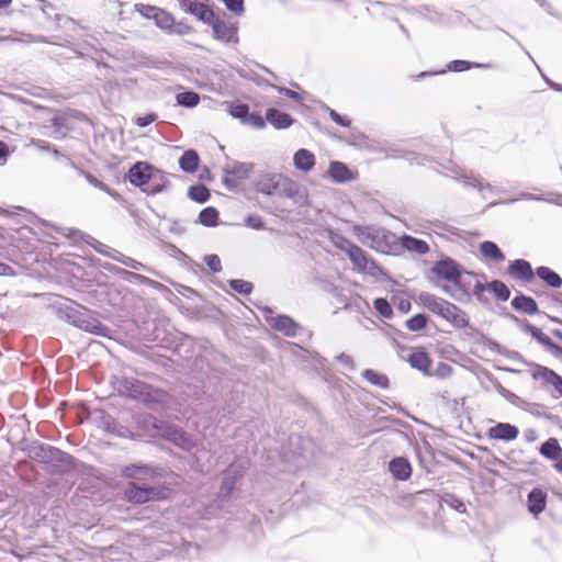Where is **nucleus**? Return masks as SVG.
Here are the masks:
<instances>
[{
  "label": "nucleus",
  "instance_id": "4d7b16f0",
  "mask_svg": "<svg viewBox=\"0 0 562 562\" xmlns=\"http://www.w3.org/2000/svg\"><path fill=\"white\" fill-rule=\"evenodd\" d=\"M246 225L254 229L265 228V222L262 217L258 214L248 215L246 217Z\"/></svg>",
  "mask_w": 562,
  "mask_h": 562
},
{
  "label": "nucleus",
  "instance_id": "c85d7f7f",
  "mask_svg": "<svg viewBox=\"0 0 562 562\" xmlns=\"http://www.w3.org/2000/svg\"><path fill=\"white\" fill-rule=\"evenodd\" d=\"M199 155L195 150L189 149L183 153L179 159V167L187 173H193L199 166Z\"/></svg>",
  "mask_w": 562,
  "mask_h": 562
},
{
  "label": "nucleus",
  "instance_id": "603ef678",
  "mask_svg": "<svg viewBox=\"0 0 562 562\" xmlns=\"http://www.w3.org/2000/svg\"><path fill=\"white\" fill-rule=\"evenodd\" d=\"M266 121L259 113H249L244 124L255 128H263Z\"/></svg>",
  "mask_w": 562,
  "mask_h": 562
},
{
  "label": "nucleus",
  "instance_id": "09e8293b",
  "mask_svg": "<svg viewBox=\"0 0 562 562\" xmlns=\"http://www.w3.org/2000/svg\"><path fill=\"white\" fill-rule=\"evenodd\" d=\"M229 286L234 291L245 295L249 294L252 291V284L241 279L229 280Z\"/></svg>",
  "mask_w": 562,
  "mask_h": 562
},
{
  "label": "nucleus",
  "instance_id": "de8ad7c7",
  "mask_svg": "<svg viewBox=\"0 0 562 562\" xmlns=\"http://www.w3.org/2000/svg\"><path fill=\"white\" fill-rule=\"evenodd\" d=\"M375 311L384 318H390L393 314L391 304L386 299L379 297L373 301Z\"/></svg>",
  "mask_w": 562,
  "mask_h": 562
},
{
  "label": "nucleus",
  "instance_id": "6e6552de",
  "mask_svg": "<svg viewBox=\"0 0 562 562\" xmlns=\"http://www.w3.org/2000/svg\"><path fill=\"white\" fill-rule=\"evenodd\" d=\"M267 324L277 331L288 337H295L300 325L288 315H273L270 307L262 310Z\"/></svg>",
  "mask_w": 562,
  "mask_h": 562
},
{
  "label": "nucleus",
  "instance_id": "5701e85b",
  "mask_svg": "<svg viewBox=\"0 0 562 562\" xmlns=\"http://www.w3.org/2000/svg\"><path fill=\"white\" fill-rule=\"evenodd\" d=\"M293 164L296 169L308 172L315 165V156L310 150L301 148L294 154Z\"/></svg>",
  "mask_w": 562,
  "mask_h": 562
},
{
  "label": "nucleus",
  "instance_id": "cd10ccee",
  "mask_svg": "<svg viewBox=\"0 0 562 562\" xmlns=\"http://www.w3.org/2000/svg\"><path fill=\"white\" fill-rule=\"evenodd\" d=\"M328 173L336 182H346L352 179V173L349 168L340 161H331L329 164Z\"/></svg>",
  "mask_w": 562,
  "mask_h": 562
},
{
  "label": "nucleus",
  "instance_id": "c756f323",
  "mask_svg": "<svg viewBox=\"0 0 562 562\" xmlns=\"http://www.w3.org/2000/svg\"><path fill=\"white\" fill-rule=\"evenodd\" d=\"M408 362L412 368L417 369L424 373H428L430 367V359L426 351L417 350L409 355Z\"/></svg>",
  "mask_w": 562,
  "mask_h": 562
},
{
  "label": "nucleus",
  "instance_id": "bb28decb",
  "mask_svg": "<svg viewBox=\"0 0 562 562\" xmlns=\"http://www.w3.org/2000/svg\"><path fill=\"white\" fill-rule=\"evenodd\" d=\"M389 469L397 480H407L412 474V467L407 459H392Z\"/></svg>",
  "mask_w": 562,
  "mask_h": 562
},
{
  "label": "nucleus",
  "instance_id": "c9c22d12",
  "mask_svg": "<svg viewBox=\"0 0 562 562\" xmlns=\"http://www.w3.org/2000/svg\"><path fill=\"white\" fill-rule=\"evenodd\" d=\"M561 451L560 443L555 438H549L539 448V452L546 458L560 457Z\"/></svg>",
  "mask_w": 562,
  "mask_h": 562
},
{
  "label": "nucleus",
  "instance_id": "a211bd4d",
  "mask_svg": "<svg viewBox=\"0 0 562 562\" xmlns=\"http://www.w3.org/2000/svg\"><path fill=\"white\" fill-rule=\"evenodd\" d=\"M527 505L530 513L538 516L547 506V494L540 488H533L527 498Z\"/></svg>",
  "mask_w": 562,
  "mask_h": 562
},
{
  "label": "nucleus",
  "instance_id": "58836bf2",
  "mask_svg": "<svg viewBox=\"0 0 562 562\" xmlns=\"http://www.w3.org/2000/svg\"><path fill=\"white\" fill-rule=\"evenodd\" d=\"M104 423H105L106 430L109 432H112L122 438H132L133 437L132 431L127 427L119 424L113 418L106 417Z\"/></svg>",
  "mask_w": 562,
  "mask_h": 562
},
{
  "label": "nucleus",
  "instance_id": "338daca9",
  "mask_svg": "<svg viewBox=\"0 0 562 562\" xmlns=\"http://www.w3.org/2000/svg\"><path fill=\"white\" fill-rule=\"evenodd\" d=\"M452 373V368L451 366L447 364V363H440L437 368V372L436 374L439 376V378H448L449 375H451Z\"/></svg>",
  "mask_w": 562,
  "mask_h": 562
},
{
  "label": "nucleus",
  "instance_id": "7c9ffc66",
  "mask_svg": "<svg viewBox=\"0 0 562 562\" xmlns=\"http://www.w3.org/2000/svg\"><path fill=\"white\" fill-rule=\"evenodd\" d=\"M480 251L485 258L493 260L495 262H501L505 260L504 252L494 241L485 240L481 243Z\"/></svg>",
  "mask_w": 562,
  "mask_h": 562
},
{
  "label": "nucleus",
  "instance_id": "49530a36",
  "mask_svg": "<svg viewBox=\"0 0 562 562\" xmlns=\"http://www.w3.org/2000/svg\"><path fill=\"white\" fill-rule=\"evenodd\" d=\"M475 274L464 271L461 274L460 279H458L453 285L461 291L463 294L470 296V289H471V278H473Z\"/></svg>",
  "mask_w": 562,
  "mask_h": 562
},
{
  "label": "nucleus",
  "instance_id": "4be33fe9",
  "mask_svg": "<svg viewBox=\"0 0 562 562\" xmlns=\"http://www.w3.org/2000/svg\"><path fill=\"white\" fill-rule=\"evenodd\" d=\"M512 306L516 311H521L528 315H535L539 313L537 302L525 294H518L512 300Z\"/></svg>",
  "mask_w": 562,
  "mask_h": 562
},
{
  "label": "nucleus",
  "instance_id": "0eeeda50",
  "mask_svg": "<svg viewBox=\"0 0 562 562\" xmlns=\"http://www.w3.org/2000/svg\"><path fill=\"white\" fill-rule=\"evenodd\" d=\"M213 30L214 38L223 43H238V26L236 23L226 22L213 13V19L205 22Z\"/></svg>",
  "mask_w": 562,
  "mask_h": 562
},
{
  "label": "nucleus",
  "instance_id": "5fc2aeb1",
  "mask_svg": "<svg viewBox=\"0 0 562 562\" xmlns=\"http://www.w3.org/2000/svg\"><path fill=\"white\" fill-rule=\"evenodd\" d=\"M206 266L213 272H220L222 270L221 259L217 255H207L204 257Z\"/></svg>",
  "mask_w": 562,
  "mask_h": 562
},
{
  "label": "nucleus",
  "instance_id": "37998d69",
  "mask_svg": "<svg viewBox=\"0 0 562 562\" xmlns=\"http://www.w3.org/2000/svg\"><path fill=\"white\" fill-rule=\"evenodd\" d=\"M153 20H155V23L158 27H160L162 30H167L169 32L171 31L173 23H175V19L172 16V14H170L169 12H167L160 8H159L158 12L156 13V15H154Z\"/></svg>",
  "mask_w": 562,
  "mask_h": 562
},
{
  "label": "nucleus",
  "instance_id": "9d476101",
  "mask_svg": "<svg viewBox=\"0 0 562 562\" xmlns=\"http://www.w3.org/2000/svg\"><path fill=\"white\" fill-rule=\"evenodd\" d=\"M430 272L434 273L438 279L446 280L453 284L458 279H460L461 274L463 273V269L450 257H445L430 268Z\"/></svg>",
  "mask_w": 562,
  "mask_h": 562
},
{
  "label": "nucleus",
  "instance_id": "473e14b6",
  "mask_svg": "<svg viewBox=\"0 0 562 562\" xmlns=\"http://www.w3.org/2000/svg\"><path fill=\"white\" fill-rule=\"evenodd\" d=\"M362 376L369 381L371 384L380 387V389H389L390 380L385 374L379 373L372 369H366L362 372Z\"/></svg>",
  "mask_w": 562,
  "mask_h": 562
},
{
  "label": "nucleus",
  "instance_id": "ea45409f",
  "mask_svg": "<svg viewBox=\"0 0 562 562\" xmlns=\"http://www.w3.org/2000/svg\"><path fill=\"white\" fill-rule=\"evenodd\" d=\"M177 103L181 106L192 109L200 102V95L194 91H184L176 95Z\"/></svg>",
  "mask_w": 562,
  "mask_h": 562
},
{
  "label": "nucleus",
  "instance_id": "f257e3e1",
  "mask_svg": "<svg viewBox=\"0 0 562 562\" xmlns=\"http://www.w3.org/2000/svg\"><path fill=\"white\" fill-rule=\"evenodd\" d=\"M125 476L131 479V482L124 488V496L130 503L159 502L171 496V488L156 484L157 473L148 468L126 467Z\"/></svg>",
  "mask_w": 562,
  "mask_h": 562
},
{
  "label": "nucleus",
  "instance_id": "dca6fc26",
  "mask_svg": "<svg viewBox=\"0 0 562 562\" xmlns=\"http://www.w3.org/2000/svg\"><path fill=\"white\" fill-rule=\"evenodd\" d=\"M508 274L515 279H519L525 282H530L535 278V273L531 263L525 259H516L512 261L507 270Z\"/></svg>",
  "mask_w": 562,
  "mask_h": 562
},
{
  "label": "nucleus",
  "instance_id": "f03ea898",
  "mask_svg": "<svg viewBox=\"0 0 562 562\" xmlns=\"http://www.w3.org/2000/svg\"><path fill=\"white\" fill-rule=\"evenodd\" d=\"M255 189L266 195L291 199L295 204H304L306 191L294 180L277 172H263L255 181Z\"/></svg>",
  "mask_w": 562,
  "mask_h": 562
},
{
  "label": "nucleus",
  "instance_id": "b1692460",
  "mask_svg": "<svg viewBox=\"0 0 562 562\" xmlns=\"http://www.w3.org/2000/svg\"><path fill=\"white\" fill-rule=\"evenodd\" d=\"M527 364L533 368V371L531 372L533 380L541 381L542 386L552 385L554 382V375L557 373L555 371L535 362H528Z\"/></svg>",
  "mask_w": 562,
  "mask_h": 562
},
{
  "label": "nucleus",
  "instance_id": "9b49d317",
  "mask_svg": "<svg viewBox=\"0 0 562 562\" xmlns=\"http://www.w3.org/2000/svg\"><path fill=\"white\" fill-rule=\"evenodd\" d=\"M348 258L355 268L361 272H366L372 277H378L382 273L380 266L373 259H370L366 251L359 246L348 255Z\"/></svg>",
  "mask_w": 562,
  "mask_h": 562
},
{
  "label": "nucleus",
  "instance_id": "4c0bfd02",
  "mask_svg": "<svg viewBox=\"0 0 562 562\" xmlns=\"http://www.w3.org/2000/svg\"><path fill=\"white\" fill-rule=\"evenodd\" d=\"M114 271L117 276H120L122 279L128 282H135L139 284H150L154 282L153 280L143 274L132 272L122 268H114Z\"/></svg>",
  "mask_w": 562,
  "mask_h": 562
},
{
  "label": "nucleus",
  "instance_id": "13d9d810",
  "mask_svg": "<svg viewBox=\"0 0 562 562\" xmlns=\"http://www.w3.org/2000/svg\"><path fill=\"white\" fill-rule=\"evenodd\" d=\"M136 8H137V11L147 19H154V15H156V13L159 10V8H157V7L145 5V4H137Z\"/></svg>",
  "mask_w": 562,
  "mask_h": 562
},
{
  "label": "nucleus",
  "instance_id": "4468645a",
  "mask_svg": "<svg viewBox=\"0 0 562 562\" xmlns=\"http://www.w3.org/2000/svg\"><path fill=\"white\" fill-rule=\"evenodd\" d=\"M22 450L27 454L26 457H70L68 453L60 451L59 449L44 443L37 440H34L27 443Z\"/></svg>",
  "mask_w": 562,
  "mask_h": 562
},
{
  "label": "nucleus",
  "instance_id": "c03bdc74",
  "mask_svg": "<svg viewBox=\"0 0 562 562\" xmlns=\"http://www.w3.org/2000/svg\"><path fill=\"white\" fill-rule=\"evenodd\" d=\"M427 323H428L427 315L419 313L406 321V327L411 331H419L426 327Z\"/></svg>",
  "mask_w": 562,
  "mask_h": 562
},
{
  "label": "nucleus",
  "instance_id": "ddd939ff",
  "mask_svg": "<svg viewBox=\"0 0 562 562\" xmlns=\"http://www.w3.org/2000/svg\"><path fill=\"white\" fill-rule=\"evenodd\" d=\"M181 9L191 15H194L199 21L205 23L213 19L214 11L204 3V0H177Z\"/></svg>",
  "mask_w": 562,
  "mask_h": 562
},
{
  "label": "nucleus",
  "instance_id": "a19ab883",
  "mask_svg": "<svg viewBox=\"0 0 562 562\" xmlns=\"http://www.w3.org/2000/svg\"><path fill=\"white\" fill-rule=\"evenodd\" d=\"M188 195L198 203H205L210 199V191L203 184H195L189 188Z\"/></svg>",
  "mask_w": 562,
  "mask_h": 562
},
{
  "label": "nucleus",
  "instance_id": "680f3d73",
  "mask_svg": "<svg viewBox=\"0 0 562 562\" xmlns=\"http://www.w3.org/2000/svg\"><path fill=\"white\" fill-rule=\"evenodd\" d=\"M80 172L85 175L87 181L91 186H93V187H95V188H98V189H100L102 191H105V192L110 193V189H109V187L105 183L101 182L100 180H98L95 177H93L90 173H85L82 170H80Z\"/></svg>",
  "mask_w": 562,
  "mask_h": 562
},
{
  "label": "nucleus",
  "instance_id": "7ed1b4c3",
  "mask_svg": "<svg viewBox=\"0 0 562 562\" xmlns=\"http://www.w3.org/2000/svg\"><path fill=\"white\" fill-rule=\"evenodd\" d=\"M142 424L150 436L162 437L184 451L190 452L198 445L196 438L187 434L181 427L159 420L151 415L144 416Z\"/></svg>",
  "mask_w": 562,
  "mask_h": 562
},
{
  "label": "nucleus",
  "instance_id": "79ce46f5",
  "mask_svg": "<svg viewBox=\"0 0 562 562\" xmlns=\"http://www.w3.org/2000/svg\"><path fill=\"white\" fill-rule=\"evenodd\" d=\"M488 290H491L499 301H507L510 296L509 288L501 280L490 282Z\"/></svg>",
  "mask_w": 562,
  "mask_h": 562
},
{
  "label": "nucleus",
  "instance_id": "6e6d98bb",
  "mask_svg": "<svg viewBox=\"0 0 562 562\" xmlns=\"http://www.w3.org/2000/svg\"><path fill=\"white\" fill-rule=\"evenodd\" d=\"M471 67H472V64L470 61L460 60V59L452 60L448 64V70L456 71V72L468 70Z\"/></svg>",
  "mask_w": 562,
  "mask_h": 562
},
{
  "label": "nucleus",
  "instance_id": "412c9836",
  "mask_svg": "<svg viewBox=\"0 0 562 562\" xmlns=\"http://www.w3.org/2000/svg\"><path fill=\"white\" fill-rule=\"evenodd\" d=\"M266 120L278 130L288 128L293 124V119L290 114L277 109H268Z\"/></svg>",
  "mask_w": 562,
  "mask_h": 562
},
{
  "label": "nucleus",
  "instance_id": "69168bd1",
  "mask_svg": "<svg viewBox=\"0 0 562 562\" xmlns=\"http://www.w3.org/2000/svg\"><path fill=\"white\" fill-rule=\"evenodd\" d=\"M156 120H157V115L155 113H149V114H146L145 116L137 117L136 124L139 127H145V126H148L149 124H151L153 122H155Z\"/></svg>",
  "mask_w": 562,
  "mask_h": 562
},
{
  "label": "nucleus",
  "instance_id": "2f4dec72",
  "mask_svg": "<svg viewBox=\"0 0 562 562\" xmlns=\"http://www.w3.org/2000/svg\"><path fill=\"white\" fill-rule=\"evenodd\" d=\"M536 274L546 282L549 286L552 288H561L562 286V278L549 267H538L536 269Z\"/></svg>",
  "mask_w": 562,
  "mask_h": 562
},
{
  "label": "nucleus",
  "instance_id": "2eb2a0df",
  "mask_svg": "<svg viewBox=\"0 0 562 562\" xmlns=\"http://www.w3.org/2000/svg\"><path fill=\"white\" fill-rule=\"evenodd\" d=\"M443 306L445 307L440 317H442L457 328H465L467 326H469V316L459 306L449 301H447Z\"/></svg>",
  "mask_w": 562,
  "mask_h": 562
},
{
  "label": "nucleus",
  "instance_id": "39448f33",
  "mask_svg": "<svg viewBox=\"0 0 562 562\" xmlns=\"http://www.w3.org/2000/svg\"><path fill=\"white\" fill-rule=\"evenodd\" d=\"M130 182L147 194H157L167 188L166 175L146 161L134 164L128 170Z\"/></svg>",
  "mask_w": 562,
  "mask_h": 562
},
{
  "label": "nucleus",
  "instance_id": "1a4fd4ad",
  "mask_svg": "<svg viewBox=\"0 0 562 562\" xmlns=\"http://www.w3.org/2000/svg\"><path fill=\"white\" fill-rule=\"evenodd\" d=\"M56 311L60 319H64L80 329L85 323V318H87V315L90 312L87 307L76 304L72 301L59 304L56 306Z\"/></svg>",
  "mask_w": 562,
  "mask_h": 562
},
{
  "label": "nucleus",
  "instance_id": "e2e57ef3",
  "mask_svg": "<svg viewBox=\"0 0 562 562\" xmlns=\"http://www.w3.org/2000/svg\"><path fill=\"white\" fill-rule=\"evenodd\" d=\"M337 361L348 370H355V362L352 358L347 353H340L336 357Z\"/></svg>",
  "mask_w": 562,
  "mask_h": 562
},
{
  "label": "nucleus",
  "instance_id": "72a5a7b5",
  "mask_svg": "<svg viewBox=\"0 0 562 562\" xmlns=\"http://www.w3.org/2000/svg\"><path fill=\"white\" fill-rule=\"evenodd\" d=\"M252 170L251 164L235 162L232 167L225 169V172L237 180L247 179L250 171Z\"/></svg>",
  "mask_w": 562,
  "mask_h": 562
},
{
  "label": "nucleus",
  "instance_id": "e433bc0d",
  "mask_svg": "<svg viewBox=\"0 0 562 562\" xmlns=\"http://www.w3.org/2000/svg\"><path fill=\"white\" fill-rule=\"evenodd\" d=\"M217 220L218 211L213 206L203 209L199 214V223L207 227L216 226Z\"/></svg>",
  "mask_w": 562,
  "mask_h": 562
},
{
  "label": "nucleus",
  "instance_id": "aec40b11",
  "mask_svg": "<svg viewBox=\"0 0 562 562\" xmlns=\"http://www.w3.org/2000/svg\"><path fill=\"white\" fill-rule=\"evenodd\" d=\"M82 330L88 331L90 334L102 336V337H110L111 329L103 325L90 311L87 315V318H85V323L81 327Z\"/></svg>",
  "mask_w": 562,
  "mask_h": 562
},
{
  "label": "nucleus",
  "instance_id": "bf43d9fd",
  "mask_svg": "<svg viewBox=\"0 0 562 562\" xmlns=\"http://www.w3.org/2000/svg\"><path fill=\"white\" fill-rule=\"evenodd\" d=\"M330 119L338 125L348 127L351 124V121L345 116H341L333 109H328Z\"/></svg>",
  "mask_w": 562,
  "mask_h": 562
},
{
  "label": "nucleus",
  "instance_id": "0e129e2a",
  "mask_svg": "<svg viewBox=\"0 0 562 562\" xmlns=\"http://www.w3.org/2000/svg\"><path fill=\"white\" fill-rule=\"evenodd\" d=\"M170 32L179 34V35H186V34H189L192 32V27L189 26L187 23L179 22L177 24L173 23V26Z\"/></svg>",
  "mask_w": 562,
  "mask_h": 562
},
{
  "label": "nucleus",
  "instance_id": "052dcab7",
  "mask_svg": "<svg viewBox=\"0 0 562 562\" xmlns=\"http://www.w3.org/2000/svg\"><path fill=\"white\" fill-rule=\"evenodd\" d=\"M393 303L397 306V308L402 313H407L412 307L411 301L408 299L402 297V296H394Z\"/></svg>",
  "mask_w": 562,
  "mask_h": 562
},
{
  "label": "nucleus",
  "instance_id": "f8f14e48",
  "mask_svg": "<svg viewBox=\"0 0 562 562\" xmlns=\"http://www.w3.org/2000/svg\"><path fill=\"white\" fill-rule=\"evenodd\" d=\"M95 251H98L99 254L101 255H104L106 257H110L112 258L113 260L115 261H119L121 262L122 265L131 268V269H134V270H142V269H145V266L131 258V257H127L123 254H121L120 251L115 250V249H112L111 247H109L108 245L97 240V239H93V243L90 244Z\"/></svg>",
  "mask_w": 562,
  "mask_h": 562
},
{
  "label": "nucleus",
  "instance_id": "f3484780",
  "mask_svg": "<svg viewBox=\"0 0 562 562\" xmlns=\"http://www.w3.org/2000/svg\"><path fill=\"white\" fill-rule=\"evenodd\" d=\"M509 318L514 321L525 333L531 335V337L535 338L539 344H541L547 350L553 342L549 336L541 331V329L533 326L526 319H520L513 314H509Z\"/></svg>",
  "mask_w": 562,
  "mask_h": 562
},
{
  "label": "nucleus",
  "instance_id": "423d86ee",
  "mask_svg": "<svg viewBox=\"0 0 562 562\" xmlns=\"http://www.w3.org/2000/svg\"><path fill=\"white\" fill-rule=\"evenodd\" d=\"M352 231L363 245L385 255L394 254L400 246L396 235L382 227L355 225Z\"/></svg>",
  "mask_w": 562,
  "mask_h": 562
},
{
  "label": "nucleus",
  "instance_id": "20e7f679",
  "mask_svg": "<svg viewBox=\"0 0 562 562\" xmlns=\"http://www.w3.org/2000/svg\"><path fill=\"white\" fill-rule=\"evenodd\" d=\"M142 424L150 436L162 437L184 451L190 452L198 445L196 438L187 434L181 427L159 420L151 415L144 416Z\"/></svg>",
  "mask_w": 562,
  "mask_h": 562
},
{
  "label": "nucleus",
  "instance_id": "a878e982",
  "mask_svg": "<svg viewBox=\"0 0 562 562\" xmlns=\"http://www.w3.org/2000/svg\"><path fill=\"white\" fill-rule=\"evenodd\" d=\"M490 436L501 440H513L518 436V429L507 423H499L490 429Z\"/></svg>",
  "mask_w": 562,
  "mask_h": 562
},
{
  "label": "nucleus",
  "instance_id": "f704fd0d",
  "mask_svg": "<svg viewBox=\"0 0 562 562\" xmlns=\"http://www.w3.org/2000/svg\"><path fill=\"white\" fill-rule=\"evenodd\" d=\"M460 177L464 179V186L483 191L484 189L492 190L488 182H484L480 176H474L472 172L467 173L464 170L460 172Z\"/></svg>",
  "mask_w": 562,
  "mask_h": 562
},
{
  "label": "nucleus",
  "instance_id": "393cba45",
  "mask_svg": "<svg viewBox=\"0 0 562 562\" xmlns=\"http://www.w3.org/2000/svg\"><path fill=\"white\" fill-rule=\"evenodd\" d=\"M401 247L411 252L425 255L429 251V246L425 240L418 239L411 235H403L401 237Z\"/></svg>",
  "mask_w": 562,
  "mask_h": 562
},
{
  "label": "nucleus",
  "instance_id": "8fccbe9b",
  "mask_svg": "<svg viewBox=\"0 0 562 562\" xmlns=\"http://www.w3.org/2000/svg\"><path fill=\"white\" fill-rule=\"evenodd\" d=\"M422 15L430 23L434 24H442L445 22L443 14L434 11L429 8H424V11H422Z\"/></svg>",
  "mask_w": 562,
  "mask_h": 562
},
{
  "label": "nucleus",
  "instance_id": "a18cd8bd",
  "mask_svg": "<svg viewBox=\"0 0 562 562\" xmlns=\"http://www.w3.org/2000/svg\"><path fill=\"white\" fill-rule=\"evenodd\" d=\"M229 114L241 121L244 124L249 114V106L245 103H231L228 105Z\"/></svg>",
  "mask_w": 562,
  "mask_h": 562
},
{
  "label": "nucleus",
  "instance_id": "774afa93",
  "mask_svg": "<svg viewBox=\"0 0 562 562\" xmlns=\"http://www.w3.org/2000/svg\"><path fill=\"white\" fill-rule=\"evenodd\" d=\"M548 351L551 352L552 356L555 357L557 359L562 360V346L552 342L548 348Z\"/></svg>",
  "mask_w": 562,
  "mask_h": 562
},
{
  "label": "nucleus",
  "instance_id": "3c124183",
  "mask_svg": "<svg viewBox=\"0 0 562 562\" xmlns=\"http://www.w3.org/2000/svg\"><path fill=\"white\" fill-rule=\"evenodd\" d=\"M226 9L237 15H241L245 12L244 0H221Z\"/></svg>",
  "mask_w": 562,
  "mask_h": 562
},
{
  "label": "nucleus",
  "instance_id": "6ab92c4d",
  "mask_svg": "<svg viewBox=\"0 0 562 562\" xmlns=\"http://www.w3.org/2000/svg\"><path fill=\"white\" fill-rule=\"evenodd\" d=\"M418 301L431 313L440 316L443 311V305L447 300L436 296L429 292H420L418 295Z\"/></svg>",
  "mask_w": 562,
  "mask_h": 562
},
{
  "label": "nucleus",
  "instance_id": "864d4df0",
  "mask_svg": "<svg viewBox=\"0 0 562 562\" xmlns=\"http://www.w3.org/2000/svg\"><path fill=\"white\" fill-rule=\"evenodd\" d=\"M336 247L347 254V256L358 246L347 239L346 237L338 236L337 240H335Z\"/></svg>",
  "mask_w": 562,
  "mask_h": 562
}]
</instances>
